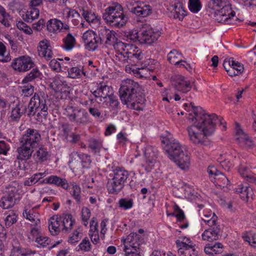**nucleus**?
<instances>
[{"label": "nucleus", "instance_id": "nucleus-8", "mask_svg": "<svg viewBox=\"0 0 256 256\" xmlns=\"http://www.w3.org/2000/svg\"><path fill=\"white\" fill-rule=\"evenodd\" d=\"M113 172L114 176L108 180L107 187L110 194H117L124 188L128 178L129 173L122 168H116Z\"/></svg>", "mask_w": 256, "mask_h": 256}, {"label": "nucleus", "instance_id": "nucleus-59", "mask_svg": "<svg viewBox=\"0 0 256 256\" xmlns=\"http://www.w3.org/2000/svg\"><path fill=\"white\" fill-rule=\"evenodd\" d=\"M158 65V62L156 60L148 59L143 62V68H146L150 71H153Z\"/></svg>", "mask_w": 256, "mask_h": 256}, {"label": "nucleus", "instance_id": "nucleus-20", "mask_svg": "<svg viewBox=\"0 0 256 256\" xmlns=\"http://www.w3.org/2000/svg\"><path fill=\"white\" fill-rule=\"evenodd\" d=\"M70 164H72L73 166H75L80 162H81L82 168H88L92 162L90 156L78 152H72L70 154Z\"/></svg>", "mask_w": 256, "mask_h": 256}, {"label": "nucleus", "instance_id": "nucleus-10", "mask_svg": "<svg viewBox=\"0 0 256 256\" xmlns=\"http://www.w3.org/2000/svg\"><path fill=\"white\" fill-rule=\"evenodd\" d=\"M18 188L12 186H9L6 188V191L0 200V207L3 209H8L12 208L20 199Z\"/></svg>", "mask_w": 256, "mask_h": 256}, {"label": "nucleus", "instance_id": "nucleus-42", "mask_svg": "<svg viewBox=\"0 0 256 256\" xmlns=\"http://www.w3.org/2000/svg\"><path fill=\"white\" fill-rule=\"evenodd\" d=\"M66 12V18H71L72 22L74 26H78L82 19L80 14L75 10L66 8L64 10Z\"/></svg>", "mask_w": 256, "mask_h": 256}, {"label": "nucleus", "instance_id": "nucleus-26", "mask_svg": "<svg viewBox=\"0 0 256 256\" xmlns=\"http://www.w3.org/2000/svg\"><path fill=\"white\" fill-rule=\"evenodd\" d=\"M236 192L239 193L241 198L244 200L248 201L250 198L253 199V190L246 182L240 184Z\"/></svg>", "mask_w": 256, "mask_h": 256}, {"label": "nucleus", "instance_id": "nucleus-36", "mask_svg": "<svg viewBox=\"0 0 256 256\" xmlns=\"http://www.w3.org/2000/svg\"><path fill=\"white\" fill-rule=\"evenodd\" d=\"M62 223L63 228L62 230L65 232H70L73 226L74 220L72 219V216L71 214H64L62 216Z\"/></svg>", "mask_w": 256, "mask_h": 256}, {"label": "nucleus", "instance_id": "nucleus-28", "mask_svg": "<svg viewBox=\"0 0 256 256\" xmlns=\"http://www.w3.org/2000/svg\"><path fill=\"white\" fill-rule=\"evenodd\" d=\"M224 250V246L220 242H216L214 244H207L204 248V252L210 256H214L222 254Z\"/></svg>", "mask_w": 256, "mask_h": 256}, {"label": "nucleus", "instance_id": "nucleus-15", "mask_svg": "<svg viewBox=\"0 0 256 256\" xmlns=\"http://www.w3.org/2000/svg\"><path fill=\"white\" fill-rule=\"evenodd\" d=\"M207 171L209 174L211 180L216 186L222 188L228 184L229 180L228 178L214 166H209Z\"/></svg>", "mask_w": 256, "mask_h": 256}, {"label": "nucleus", "instance_id": "nucleus-18", "mask_svg": "<svg viewBox=\"0 0 256 256\" xmlns=\"http://www.w3.org/2000/svg\"><path fill=\"white\" fill-rule=\"evenodd\" d=\"M209 228L204 230L202 234L203 240L212 242L219 239L220 236L221 228L218 222L213 225H208Z\"/></svg>", "mask_w": 256, "mask_h": 256}, {"label": "nucleus", "instance_id": "nucleus-56", "mask_svg": "<svg viewBox=\"0 0 256 256\" xmlns=\"http://www.w3.org/2000/svg\"><path fill=\"white\" fill-rule=\"evenodd\" d=\"M119 207L124 210L131 208L134 205L133 200L131 198H121L118 201Z\"/></svg>", "mask_w": 256, "mask_h": 256}, {"label": "nucleus", "instance_id": "nucleus-11", "mask_svg": "<svg viewBox=\"0 0 256 256\" xmlns=\"http://www.w3.org/2000/svg\"><path fill=\"white\" fill-rule=\"evenodd\" d=\"M133 48L134 49L132 52L129 51L124 52L125 56H120L123 58L122 62L124 64H128L132 66H137L138 69L143 68L144 54L141 50L136 46H133Z\"/></svg>", "mask_w": 256, "mask_h": 256}, {"label": "nucleus", "instance_id": "nucleus-58", "mask_svg": "<svg viewBox=\"0 0 256 256\" xmlns=\"http://www.w3.org/2000/svg\"><path fill=\"white\" fill-rule=\"evenodd\" d=\"M79 249L80 250L84 252H90L92 250V244L88 238H85L82 240V242L80 244L78 245Z\"/></svg>", "mask_w": 256, "mask_h": 256}, {"label": "nucleus", "instance_id": "nucleus-27", "mask_svg": "<svg viewBox=\"0 0 256 256\" xmlns=\"http://www.w3.org/2000/svg\"><path fill=\"white\" fill-rule=\"evenodd\" d=\"M62 223V218L58 215L52 216L48 222V230L53 236L59 234L60 230V226Z\"/></svg>", "mask_w": 256, "mask_h": 256}, {"label": "nucleus", "instance_id": "nucleus-51", "mask_svg": "<svg viewBox=\"0 0 256 256\" xmlns=\"http://www.w3.org/2000/svg\"><path fill=\"white\" fill-rule=\"evenodd\" d=\"M40 72L37 69H33L29 74H28L22 80V84H27L32 82L36 78H38L40 76Z\"/></svg>", "mask_w": 256, "mask_h": 256}, {"label": "nucleus", "instance_id": "nucleus-52", "mask_svg": "<svg viewBox=\"0 0 256 256\" xmlns=\"http://www.w3.org/2000/svg\"><path fill=\"white\" fill-rule=\"evenodd\" d=\"M177 247L196 246V244L188 238L180 236L176 242Z\"/></svg>", "mask_w": 256, "mask_h": 256}, {"label": "nucleus", "instance_id": "nucleus-43", "mask_svg": "<svg viewBox=\"0 0 256 256\" xmlns=\"http://www.w3.org/2000/svg\"><path fill=\"white\" fill-rule=\"evenodd\" d=\"M180 256H197L198 252L195 246L178 247Z\"/></svg>", "mask_w": 256, "mask_h": 256}, {"label": "nucleus", "instance_id": "nucleus-55", "mask_svg": "<svg viewBox=\"0 0 256 256\" xmlns=\"http://www.w3.org/2000/svg\"><path fill=\"white\" fill-rule=\"evenodd\" d=\"M8 6L12 12H20L22 8L23 4L19 0H13L8 4Z\"/></svg>", "mask_w": 256, "mask_h": 256}, {"label": "nucleus", "instance_id": "nucleus-60", "mask_svg": "<svg viewBox=\"0 0 256 256\" xmlns=\"http://www.w3.org/2000/svg\"><path fill=\"white\" fill-rule=\"evenodd\" d=\"M126 37L131 41L140 42V32H138L136 30H132L128 31L126 34Z\"/></svg>", "mask_w": 256, "mask_h": 256}, {"label": "nucleus", "instance_id": "nucleus-53", "mask_svg": "<svg viewBox=\"0 0 256 256\" xmlns=\"http://www.w3.org/2000/svg\"><path fill=\"white\" fill-rule=\"evenodd\" d=\"M177 247L196 246V244L188 238L180 236L176 242Z\"/></svg>", "mask_w": 256, "mask_h": 256}, {"label": "nucleus", "instance_id": "nucleus-16", "mask_svg": "<svg viewBox=\"0 0 256 256\" xmlns=\"http://www.w3.org/2000/svg\"><path fill=\"white\" fill-rule=\"evenodd\" d=\"M82 38L85 44L86 48L89 51L96 50L100 45L98 34L92 30H88L84 32Z\"/></svg>", "mask_w": 256, "mask_h": 256}, {"label": "nucleus", "instance_id": "nucleus-21", "mask_svg": "<svg viewBox=\"0 0 256 256\" xmlns=\"http://www.w3.org/2000/svg\"><path fill=\"white\" fill-rule=\"evenodd\" d=\"M235 132V139L240 146L248 148L252 146V141L238 123L236 124Z\"/></svg>", "mask_w": 256, "mask_h": 256}, {"label": "nucleus", "instance_id": "nucleus-17", "mask_svg": "<svg viewBox=\"0 0 256 256\" xmlns=\"http://www.w3.org/2000/svg\"><path fill=\"white\" fill-rule=\"evenodd\" d=\"M144 154L146 162L144 164H142V166L146 172H148L152 170L154 166L157 158V151L152 146H148L145 148Z\"/></svg>", "mask_w": 256, "mask_h": 256}, {"label": "nucleus", "instance_id": "nucleus-7", "mask_svg": "<svg viewBox=\"0 0 256 256\" xmlns=\"http://www.w3.org/2000/svg\"><path fill=\"white\" fill-rule=\"evenodd\" d=\"M64 114L70 122L78 126H86L92 122L86 110L78 106H67L64 108Z\"/></svg>", "mask_w": 256, "mask_h": 256}, {"label": "nucleus", "instance_id": "nucleus-61", "mask_svg": "<svg viewBox=\"0 0 256 256\" xmlns=\"http://www.w3.org/2000/svg\"><path fill=\"white\" fill-rule=\"evenodd\" d=\"M91 212L89 208L84 207L82 210V218L84 224L86 226L88 224V220L90 216Z\"/></svg>", "mask_w": 256, "mask_h": 256}, {"label": "nucleus", "instance_id": "nucleus-14", "mask_svg": "<svg viewBox=\"0 0 256 256\" xmlns=\"http://www.w3.org/2000/svg\"><path fill=\"white\" fill-rule=\"evenodd\" d=\"M34 62L30 57L23 56L14 59L11 63V66L14 70L19 72H26L34 66Z\"/></svg>", "mask_w": 256, "mask_h": 256}, {"label": "nucleus", "instance_id": "nucleus-39", "mask_svg": "<svg viewBox=\"0 0 256 256\" xmlns=\"http://www.w3.org/2000/svg\"><path fill=\"white\" fill-rule=\"evenodd\" d=\"M26 110V106L22 104H16L15 108H12L10 118L12 121H18L22 114H24Z\"/></svg>", "mask_w": 256, "mask_h": 256}, {"label": "nucleus", "instance_id": "nucleus-40", "mask_svg": "<svg viewBox=\"0 0 256 256\" xmlns=\"http://www.w3.org/2000/svg\"><path fill=\"white\" fill-rule=\"evenodd\" d=\"M182 56L180 52L176 50H171L168 54V60L172 64L178 65L184 60H182Z\"/></svg>", "mask_w": 256, "mask_h": 256}, {"label": "nucleus", "instance_id": "nucleus-30", "mask_svg": "<svg viewBox=\"0 0 256 256\" xmlns=\"http://www.w3.org/2000/svg\"><path fill=\"white\" fill-rule=\"evenodd\" d=\"M50 88L56 92L65 90L67 87V84L64 81L60 76H58L54 77L50 84Z\"/></svg>", "mask_w": 256, "mask_h": 256}, {"label": "nucleus", "instance_id": "nucleus-64", "mask_svg": "<svg viewBox=\"0 0 256 256\" xmlns=\"http://www.w3.org/2000/svg\"><path fill=\"white\" fill-rule=\"evenodd\" d=\"M34 92V86L28 84L22 87V92L24 96H28L32 94Z\"/></svg>", "mask_w": 256, "mask_h": 256}, {"label": "nucleus", "instance_id": "nucleus-45", "mask_svg": "<svg viewBox=\"0 0 256 256\" xmlns=\"http://www.w3.org/2000/svg\"><path fill=\"white\" fill-rule=\"evenodd\" d=\"M202 220L208 226L213 225L218 222V217L214 212H205L201 216Z\"/></svg>", "mask_w": 256, "mask_h": 256}, {"label": "nucleus", "instance_id": "nucleus-48", "mask_svg": "<svg viewBox=\"0 0 256 256\" xmlns=\"http://www.w3.org/2000/svg\"><path fill=\"white\" fill-rule=\"evenodd\" d=\"M174 18H178L180 20H182L186 16V11L182 8V4L178 2L174 6Z\"/></svg>", "mask_w": 256, "mask_h": 256}, {"label": "nucleus", "instance_id": "nucleus-57", "mask_svg": "<svg viewBox=\"0 0 256 256\" xmlns=\"http://www.w3.org/2000/svg\"><path fill=\"white\" fill-rule=\"evenodd\" d=\"M189 10L194 13H197L202 8L200 0H189Z\"/></svg>", "mask_w": 256, "mask_h": 256}, {"label": "nucleus", "instance_id": "nucleus-37", "mask_svg": "<svg viewBox=\"0 0 256 256\" xmlns=\"http://www.w3.org/2000/svg\"><path fill=\"white\" fill-rule=\"evenodd\" d=\"M112 45L113 46L114 48L117 51V56L119 60L122 62V59H123V58L120 56L123 57V56H125L124 52H128V49L127 48V51H126V48L127 47H130V46L129 44H126L121 41L116 42V40H114V42L113 44ZM130 47H133V46H130Z\"/></svg>", "mask_w": 256, "mask_h": 256}, {"label": "nucleus", "instance_id": "nucleus-1", "mask_svg": "<svg viewBox=\"0 0 256 256\" xmlns=\"http://www.w3.org/2000/svg\"><path fill=\"white\" fill-rule=\"evenodd\" d=\"M193 116L189 114L188 119L192 121L195 119L196 124L188 128V136L190 141L197 145L206 144V136L212 134L216 126L219 124L226 129V124L222 122V118L215 114H208L200 107L194 106L191 103Z\"/></svg>", "mask_w": 256, "mask_h": 256}, {"label": "nucleus", "instance_id": "nucleus-46", "mask_svg": "<svg viewBox=\"0 0 256 256\" xmlns=\"http://www.w3.org/2000/svg\"><path fill=\"white\" fill-rule=\"evenodd\" d=\"M6 216L4 219L5 226L8 228L16 222L17 220V214L14 210H9L6 214Z\"/></svg>", "mask_w": 256, "mask_h": 256}, {"label": "nucleus", "instance_id": "nucleus-23", "mask_svg": "<svg viewBox=\"0 0 256 256\" xmlns=\"http://www.w3.org/2000/svg\"><path fill=\"white\" fill-rule=\"evenodd\" d=\"M235 14V12L232 10L231 5L227 4L224 8H218L216 10V20L218 22H226L229 19L234 16Z\"/></svg>", "mask_w": 256, "mask_h": 256}, {"label": "nucleus", "instance_id": "nucleus-44", "mask_svg": "<svg viewBox=\"0 0 256 256\" xmlns=\"http://www.w3.org/2000/svg\"><path fill=\"white\" fill-rule=\"evenodd\" d=\"M84 66L78 65L77 66L72 67L68 70V76L72 78H80L82 75H86V72L84 71Z\"/></svg>", "mask_w": 256, "mask_h": 256}, {"label": "nucleus", "instance_id": "nucleus-24", "mask_svg": "<svg viewBox=\"0 0 256 256\" xmlns=\"http://www.w3.org/2000/svg\"><path fill=\"white\" fill-rule=\"evenodd\" d=\"M38 54L44 57L46 60H50L53 56L52 46L50 42L47 40H42L40 42L38 48Z\"/></svg>", "mask_w": 256, "mask_h": 256}, {"label": "nucleus", "instance_id": "nucleus-41", "mask_svg": "<svg viewBox=\"0 0 256 256\" xmlns=\"http://www.w3.org/2000/svg\"><path fill=\"white\" fill-rule=\"evenodd\" d=\"M50 184H54L58 186H60L63 188L68 190L69 185L67 180L66 178H62L56 176H49Z\"/></svg>", "mask_w": 256, "mask_h": 256}, {"label": "nucleus", "instance_id": "nucleus-19", "mask_svg": "<svg viewBox=\"0 0 256 256\" xmlns=\"http://www.w3.org/2000/svg\"><path fill=\"white\" fill-rule=\"evenodd\" d=\"M98 37L100 45L111 46L116 40L115 32L106 27H102L98 30Z\"/></svg>", "mask_w": 256, "mask_h": 256}, {"label": "nucleus", "instance_id": "nucleus-12", "mask_svg": "<svg viewBox=\"0 0 256 256\" xmlns=\"http://www.w3.org/2000/svg\"><path fill=\"white\" fill-rule=\"evenodd\" d=\"M128 8L130 12L140 18L147 17L152 13V7L140 0L130 2Z\"/></svg>", "mask_w": 256, "mask_h": 256}, {"label": "nucleus", "instance_id": "nucleus-47", "mask_svg": "<svg viewBox=\"0 0 256 256\" xmlns=\"http://www.w3.org/2000/svg\"><path fill=\"white\" fill-rule=\"evenodd\" d=\"M23 216L26 219L30 221L33 225L38 226V224L40 223L38 214L34 212L33 210L29 211L25 210L23 212Z\"/></svg>", "mask_w": 256, "mask_h": 256}, {"label": "nucleus", "instance_id": "nucleus-34", "mask_svg": "<svg viewBox=\"0 0 256 256\" xmlns=\"http://www.w3.org/2000/svg\"><path fill=\"white\" fill-rule=\"evenodd\" d=\"M12 16L0 4V23L6 28H10L12 26Z\"/></svg>", "mask_w": 256, "mask_h": 256}, {"label": "nucleus", "instance_id": "nucleus-32", "mask_svg": "<svg viewBox=\"0 0 256 256\" xmlns=\"http://www.w3.org/2000/svg\"><path fill=\"white\" fill-rule=\"evenodd\" d=\"M40 10L36 8L30 6L26 12L22 16V19L27 22H32L39 16Z\"/></svg>", "mask_w": 256, "mask_h": 256}, {"label": "nucleus", "instance_id": "nucleus-54", "mask_svg": "<svg viewBox=\"0 0 256 256\" xmlns=\"http://www.w3.org/2000/svg\"><path fill=\"white\" fill-rule=\"evenodd\" d=\"M11 60V56L9 53L6 54V47L5 45L0 42V62H7Z\"/></svg>", "mask_w": 256, "mask_h": 256}, {"label": "nucleus", "instance_id": "nucleus-13", "mask_svg": "<svg viewBox=\"0 0 256 256\" xmlns=\"http://www.w3.org/2000/svg\"><path fill=\"white\" fill-rule=\"evenodd\" d=\"M160 35V31H154L152 27L146 24L140 30V42L150 44L156 42Z\"/></svg>", "mask_w": 256, "mask_h": 256}, {"label": "nucleus", "instance_id": "nucleus-6", "mask_svg": "<svg viewBox=\"0 0 256 256\" xmlns=\"http://www.w3.org/2000/svg\"><path fill=\"white\" fill-rule=\"evenodd\" d=\"M122 250L125 256H140L141 247L144 244V238L135 232H131L126 238H122Z\"/></svg>", "mask_w": 256, "mask_h": 256}, {"label": "nucleus", "instance_id": "nucleus-3", "mask_svg": "<svg viewBox=\"0 0 256 256\" xmlns=\"http://www.w3.org/2000/svg\"><path fill=\"white\" fill-rule=\"evenodd\" d=\"M162 142L165 144L164 150L169 158L174 160L182 170H186L190 164V158L187 152H184L178 140L170 134L164 137Z\"/></svg>", "mask_w": 256, "mask_h": 256}, {"label": "nucleus", "instance_id": "nucleus-31", "mask_svg": "<svg viewBox=\"0 0 256 256\" xmlns=\"http://www.w3.org/2000/svg\"><path fill=\"white\" fill-rule=\"evenodd\" d=\"M80 12L84 20L89 24H100V18L96 15L94 12L88 11L83 8L80 9Z\"/></svg>", "mask_w": 256, "mask_h": 256}, {"label": "nucleus", "instance_id": "nucleus-63", "mask_svg": "<svg viewBox=\"0 0 256 256\" xmlns=\"http://www.w3.org/2000/svg\"><path fill=\"white\" fill-rule=\"evenodd\" d=\"M36 242L42 247H46L50 244V240L48 237L40 236L36 238Z\"/></svg>", "mask_w": 256, "mask_h": 256}, {"label": "nucleus", "instance_id": "nucleus-50", "mask_svg": "<svg viewBox=\"0 0 256 256\" xmlns=\"http://www.w3.org/2000/svg\"><path fill=\"white\" fill-rule=\"evenodd\" d=\"M35 251L21 248L20 247H14L11 250L10 256H27L32 254H34Z\"/></svg>", "mask_w": 256, "mask_h": 256}, {"label": "nucleus", "instance_id": "nucleus-22", "mask_svg": "<svg viewBox=\"0 0 256 256\" xmlns=\"http://www.w3.org/2000/svg\"><path fill=\"white\" fill-rule=\"evenodd\" d=\"M172 84L176 89L182 93H186L192 88L190 82L181 75H174L171 78Z\"/></svg>", "mask_w": 256, "mask_h": 256}, {"label": "nucleus", "instance_id": "nucleus-5", "mask_svg": "<svg viewBox=\"0 0 256 256\" xmlns=\"http://www.w3.org/2000/svg\"><path fill=\"white\" fill-rule=\"evenodd\" d=\"M102 18L107 24L117 28L123 26L128 19L124 14L122 6L118 3L107 8L103 14Z\"/></svg>", "mask_w": 256, "mask_h": 256}, {"label": "nucleus", "instance_id": "nucleus-4", "mask_svg": "<svg viewBox=\"0 0 256 256\" xmlns=\"http://www.w3.org/2000/svg\"><path fill=\"white\" fill-rule=\"evenodd\" d=\"M41 140L38 130L28 128L20 139V146L16 148V158L20 160H29Z\"/></svg>", "mask_w": 256, "mask_h": 256}, {"label": "nucleus", "instance_id": "nucleus-35", "mask_svg": "<svg viewBox=\"0 0 256 256\" xmlns=\"http://www.w3.org/2000/svg\"><path fill=\"white\" fill-rule=\"evenodd\" d=\"M63 22L56 18L48 20L46 23L47 30L52 33H56L62 29Z\"/></svg>", "mask_w": 256, "mask_h": 256}, {"label": "nucleus", "instance_id": "nucleus-38", "mask_svg": "<svg viewBox=\"0 0 256 256\" xmlns=\"http://www.w3.org/2000/svg\"><path fill=\"white\" fill-rule=\"evenodd\" d=\"M76 44V40L74 36L71 33L68 32L62 39V46L64 50L69 51L74 48Z\"/></svg>", "mask_w": 256, "mask_h": 256}, {"label": "nucleus", "instance_id": "nucleus-62", "mask_svg": "<svg viewBox=\"0 0 256 256\" xmlns=\"http://www.w3.org/2000/svg\"><path fill=\"white\" fill-rule=\"evenodd\" d=\"M16 26L18 28L22 30L26 34H30L32 33V28L22 21L18 22L16 24Z\"/></svg>", "mask_w": 256, "mask_h": 256}, {"label": "nucleus", "instance_id": "nucleus-33", "mask_svg": "<svg viewBox=\"0 0 256 256\" xmlns=\"http://www.w3.org/2000/svg\"><path fill=\"white\" fill-rule=\"evenodd\" d=\"M70 192L71 196L76 200V204H80L82 202L81 188L75 182H72L70 184L68 190Z\"/></svg>", "mask_w": 256, "mask_h": 256}, {"label": "nucleus", "instance_id": "nucleus-25", "mask_svg": "<svg viewBox=\"0 0 256 256\" xmlns=\"http://www.w3.org/2000/svg\"><path fill=\"white\" fill-rule=\"evenodd\" d=\"M92 94L96 98H102L104 99L111 96L113 94V90L111 87L104 84L100 83Z\"/></svg>", "mask_w": 256, "mask_h": 256}, {"label": "nucleus", "instance_id": "nucleus-29", "mask_svg": "<svg viewBox=\"0 0 256 256\" xmlns=\"http://www.w3.org/2000/svg\"><path fill=\"white\" fill-rule=\"evenodd\" d=\"M50 156L46 148L41 146L33 154V158L36 163H42L46 161Z\"/></svg>", "mask_w": 256, "mask_h": 256}, {"label": "nucleus", "instance_id": "nucleus-9", "mask_svg": "<svg viewBox=\"0 0 256 256\" xmlns=\"http://www.w3.org/2000/svg\"><path fill=\"white\" fill-rule=\"evenodd\" d=\"M48 106L46 104V100L40 98L39 96L34 94L31 98L28 108L26 106V110L24 114L31 117L38 112V117L46 118L48 114Z\"/></svg>", "mask_w": 256, "mask_h": 256}, {"label": "nucleus", "instance_id": "nucleus-2", "mask_svg": "<svg viewBox=\"0 0 256 256\" xmlns=\"http://www.w3.org/2000/svg\"><path fill=\"white\" fill-rule=\"evenodd\" d=\"M120 97L123 104L136 110H142L144 98L140 84L131 79L122 82L119 90Z\"/></svg>", "mask_w": 256, "mask_h": 256}, {"label": "nucleus", "instance_id": "nucleus-49", "mask_svg": "<svg viewBox=\"0 0 256 256\" xmlns=\"http://www.w3.org/2000/svg\"><path fill=\"white\" fill-rule=\"evenodd\" d=\"M102 146L101 142L94 138H90L89 140L88 147L91 150L92 152L96 154L100 151Z\"/></svg>", "mask_w": 256, "mask_h": 256}]
</instances>
